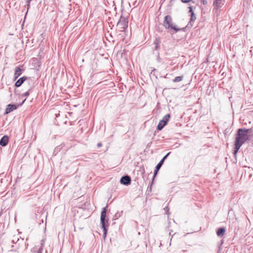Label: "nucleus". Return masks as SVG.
<instances>
[{
	"instance_id": "nucleus-6",
	"label": "nucleus",
	"mask_w": 253,
	"mask_h": 253,
	"mask_svg": "<svg viewBox=\"0 0 253 253\" xmlns=\"http://www.w3.org/2000/svg\"><path fill=\"white\" fill-rule=\"evenodd\" d=\"M120 182L123 185L127 186L131 183V178L128 175L123 176L121 178Z\"/></svg>"
},
{
	"instance_id": "nucleus-29",
	"label": "nucleus",
	"mask_w": 253,
	"mask_h": 253,
	"mask_svg": "<svg viewBox=\"0 0 253 253\" xmlns=\"http://www.w3.org/2000/svg\"><path fill=\"white\" fill-rule=\"evenodd\" d=\"M10 112H5L4 113V115H6L8 113H10Z\"/></svg>"
},
{
	"instance_id": "nucleus-7",
	"label": "nucleus",
	"mask_w": 253,
	"mask_h": 253,
	"mask_svg": "<svg viewBox=\"0 0 253 253\" xmlns=\"http://www.w3.org/2000/svg\"><path fill=\"white\" fill-rule=\"evenodd\" d=\"M26 99H24L22 102L17 105L16 104H8L5 111H14L17 108V106H21L24 103Z\"/></svg>"
},
{
	"instance_id": "nucleus-21",
	"label": "nucleus",
	"mask_w": 253,
	"mask_h": 253,
	"mask_svg": "<svg viewBox=\"0 0 253 253\" xmlns=\"http://www.w3.org/2000/svg\"><path fill=\"white\" fill-rule=\"evenodd\" d=\"M189 12L191 13V15L194 14V11L193 10L192 7H189Z\"/></svg>"
},
{
	"instance_id": "nucleus-11",
	"label": "nucleus",
	"mask_w": 253,
	"mask_h": 253,
	"mask_svg": "<svg viewBox=\"0 0 253 253\" xmlns=\"http://www.w3.org/2000/svg\"><path fill=\"white\" fill-rule=\"evenodd\" d=\"M164 163V162L163 161L161 160L160 162L156 166V167L155 168V169L154 170V172L153 179H154L155 176H156L158 171L161 169V168L162 166L163 165Z\"/></svg>"
},
{
	"instance_id": "nucleus-23",
	"label": "nucleus",
	"mask_w": 253,
	"mask_h": 253,
	"mask_svg": "<svg viewBox=\"0 0 253 253\" xmlns=\"http://www.w3.org/2000/svg\"><path fill=\"white\" fill-rule=\"evenodd\" d=\"M120 216V214L118 215V213H116L115 216H114V219H116L117 218H118V217Z\"/></svg>"
},
{
	"instance_id": "nucleus-1",
	"label": "nucleus",
	"mask_w": 253,
	"mask_h": 253,
	"mask_svg": "<svg viewBox=\"0 0 253 253\" xmlns=\"http://www.w3.org/2000/svg\"><path fill=\"white\" fill-rule=\"evenodd\" d=\"M243 130L242 128H239L237 130L234 148V155H236L242 145L249 140L248 135H247Z\"/></svg>"
},
{
	"instance_id": "nucleus-4",
	"label": "nucleus",
	"mask_w": 253,
	"mask_h": 253,
	"mask_svg": "<svg viewBox=\"0 0 253 253\" xmlns=\"http://www.w3.org/2000/svg\"><path fill=\"white\" fill-rule=\"evenodd\" d=\"M118 29H120V31H124L128 27V20L125 17L121 16L120 20L117 23V25Z\"/></svg>"
},
{
	"instance_id": "nucleus-2",
	"label": "nucleus",
	"mask_w": 253,
	"mask_h": 253,
	"mask_svg": "<svg viewBox=\"0 0 253 253\" xmlns=\"http://www.w3.org/2000/svg\"><path fill=\"white\" fill-rule=\"evenodd\" d=\"M163 25L166 29H169L170 28L171 29L174 30L176 32H178L180 30L184 31L186 28H183L180 29L177 28L176 26L173 25L172 24V18L169 15H167L165 17Z\"/></svg>"
},
{
	"instance_id": "nucleus-27",
	"label": "nucleus",
	"mask_w": 253,
	"mask_h": 253,
	"mask_svg": "<svg viewBox=\"0 0 253 253\" xmlns=\"http://www.w3.org/2000/svg\"><path fill=\"white\" fill-rule=\"evenodd\" d=\"M37 253H42V251L41 249H39Z\"/></svg>"
},
{
	"instance_id": "nucleus-19",
	"label": "nucleus",
	"mask_w": 253,
	"mask_h": 253,
	"mask_svg": "<svg viewBox=\"0 0 253 253\" xmlns=\"http://www.w3.org/2000/svg\"><path fill=\"white\" fill-rule=\"evenodd\" d=\"M32 86H30V88L28 89V90H27V91H26L25 93H24L23 95L24 96H25V97H27V96H28L30 94V91L31 90H32Z\"/></svg>"
},
{
	"instance_id": "nucleus-24",
	"label": "nucleus",
	"mask_w": 253,
	"mask_h": 253,
	"mask_svg": "<svg viewBox=\"0 0 253 253\" xmlns=\"http://www.w3.org/2000/svg\"><path fill=\"white\" fill-rule=\"evenodd\" d=\"M102 146V143H98L97 144V147H100Z\"/></svg>"
},
{
	"instance_id": "nucleus-12",
	"label": "nucleus",
	"mask_w": 253,
	"mask_h": 253,
	"mask_svg": "<svg viewBox=\"0 0 253 253\" xmlns=\"http://www.w3.org/2000/svg\"><path fill=\"white\" fill-rule=\"evenodd\" d=\"M223 0H214L213 5L217 8H219L222 7L223 4Z\"/></svg>"
},
{
	"instance_id": "nucleus-14",
	"label": "nucleus",
	"mask_w": 253,
	"mask_h": 253,
	"mask_svg": "<svg viewBox=\"0 0 253 253\" xmlns=\"http://www.w3.org/2000/svg\"><path fill=\"white\" fill-rule=\"evenodd\" d=\"M196 19V16L195 15V14H194L193 15V14L191 15L190 20L189 23L188 24V25H187V27H192L193 23L195 21Z\"/></svg>"
},
{
	"instance_id": "nucleus-9",
	"label": "nucleus",
	"mask_w": 253,
	"mask_h": 253,
	"mask_svg": "<svg viewBox=\"0 0 253 253\" xmlns=\"http://www.w3.org/2000/svg\"><path fill=\"white\" fill-rule=\"evenodd\" d=\"M27 79V77L25 76L20 78L15 83V86L17 87L20 86Z\"/></svg>"
},
{
	"instance_id": "nucleus-10",
	"label": "nucleus",
	"mask_w": 253,
	"mask_h": 253,
	"mask_svg": "<svg viewBox=\"0 0 253 253\" xmlns=\"http://www.w3.org/2000/svg\"><path fill=\"white\" fill-rule=\"evenodd\" d=\"M22 73V70L19 67H17L15 70L14 80H16Z\"/></svg>"
},
{
	"instance_id": "nucleus-15",
	"label": "nucleus",
	"mask_w": 253,
	"mask_h": 253,
	"mask_svg": "<svg viewBox=\"0 0 253 253\" xmlns=\"http://www.w3.org/2000/svg\"><path fill=\"white\" fill-rule=\"evenodd\" d=\"M243 129V130L247 134V135H248V134H249V135L251 134V136L253 135V129L252 128L249 129H246L244 128Z\"/></svg>"
},
{
	"instance_id": "nucleus-3",
	"label": "nucleus",
	"mask_w": 253,
	"mask_h": 253,
	"mask_svg": "<svg viewBox=\"0 0 253 253\" xmlns=\"http://www.w3.org/2000/svg\"><path fill=\"white\" fill-rule=\"evenodd\" d=\"M107 206L104 207L101 213V217H100V221L101 227L103 229V237L105 238L106 236L107 233V226L108 224L106 225V223H108V220L106 218V212H107Z\"/></svg>"
},
{
	"instance_id": "nucleus-25",
	"label": "nucleus",
	"mask_w": 253,
	"mask_h": 253,
	"mask_svg": "<svg viewBox=\"0 0 253 253\" xmlns=\"http://www.w3.org/2000/svg\"><path fill=\"white\" fill-rule=\"evenodd\" d=\"M202 3L204 4H206L207 3V1L206 0H202Z\"/></svg>"
},
{
	"instance_id": "nucleus-13",
	"label": "nucleus",
	"mask_w": 253,
	"mask_h": 253,
	"mask_svg": "<svg viewBox=\"0 0 253 253\" xmlns=\"http://www.w3.org/2000/svg\"><path fill=\"white\" fill-rule=\"evenodd\" d=\"M225 232V229L224 227L219 228L216 234L218 237H222L223 236Z\"/></svg>"
},
{
	"instance_id": "nucleus-26",
	"label": "nucleus",
	"mask_w": 253,
	"mask_h": 253,
	"mask_svg": "<svg viewBox=\"0 0 253 253\" xmlns=\"http://www.w3.org/2000/svg\"><path fill=\"white\" fill-rule=\"evenodd\" d=\"M33 84V82H32V81H29V82H28V84Z\"/></svg>"
},
{
	"instance_id": "nucleus-5",
	"label": "nucleus",
	"mask_w": 253,
	"mask_h": 253,
	"mask_svg": "<svg viewBox=\"0 0 253 253\" xmlns=\"http://www.w3.org/2000/svg\"><path fill=\"white\" fill-rule=\"evenodd\" d=\"M170 117V114H167L160 121L158 126L157 129L159 130H162L164 127L167 124L169 119Z\"/></svg>"
},
{
	"instance_id": "nucleus-18",
	"label": "nucleus",
	"mask_w": 253,
	"mask_h": 253,
	"mask_svg": "<svg viewBox=\"0 0 253 253\" xmlns=\"http://www.w3.org/2000/svg\"><path fill=\"white\" fill-rule=\"evenodd\" d=\"M160 49V45H155L154 47V53L157 54L158 55L159 54V52L158 50Z\"/></svg>"
},
{
	"instance_id": "nucleus-20",
	"label": "nucleus",
	"mask_w": 253,
	"mask_h": 253,
	"mask_svg": "<svg viewBox=\"0 0 253 253\" xmlns=\"http://www.w3.org/2000/svg\"><path fill=\"white\" fill-rule=\"evenodd\" d=\"M170 154V152H169L168 153H167L163 158V159L161 160L162 161H163L164 162V161H165V160L167 158V157H168V156Z\"/></svg>"
},
{
	"instance_id": "nucleus-16",
	"label": "nucleus",
	"mask_w": 253,
	"mask_h": 253,
	"mask_svg": "<svg viewBox=\"0 0 253 253\" xmlns=\"http://www.w3.org/2000/svg\"><path fill=\"white\" fill-rule=\"evenodd\" d=\"M183 76H178L175 77L174 79H173L172 82L174 83L179 82L183 80Z\"/></svg>"
},
{
	"instance_id": "nucleus-17",
	"label": "nucleus",
	"mask_w": 253,
	"mask_h": 253,
	"mask_svg": "<svg viewBox=\"0 0 253 253\" xmlns=\"http://www.w3.org/2000/svg\"><path fill=\"white\" fill-rule=\"evenodd\" d=\"M161 43V39L159 37H156L154 42V44L155 45H160Z\"/></svg>"
},
{
	"instance_id": "nucleus-22",
	"label": "nucleus",
	"mask_w": 253,
	"mask_h": 253,
	"mask_svg": "<svg viewBox=\"0 0 253 253\" xmlns=\"http://www.w3.org/2000/svg\"><path fill=\"white\" fill-rule=\"evenodd\" d=\"M181 1L183 3H188L190 2L191 0H181Z\"/></svg>"
},
{
	"instance_id": "nucleus-8",
	"label": "nucleus",
	"mask_w": 253,
	"mask_h": 253,
	"mask_svg": "<svg viewBox=\"0 0 253 253\" xmlns=\"http://www.w3.org/2000/svg\"><path fill=\"white\" fill-rule=\"evenodd\" d=\"M9 138L7 135H4L0 140V145L5 146L8 142Z\"/></svg>"
},
{
	"instance_id": "nucleus-28",
	"label": "nucleus",
	"mask_w": 253,
	"mask_h": 253,
	"mask_svg": "<svg viewBox=\"0 0 253 253\" xmlns=\"http://www.w3.org/2000/svg\"><path fill=\"white\" fill-rule=\"evenodd\" d=\"M68 113L69 115L70 116H71V114H72V112H68Z\"/></svg>"
},
{
	"instance_id": "nucleus-30",
	"label": "nucleus",
	"mask_w": 253,
	"mask_h": 253,
	"mask_svg": "<svg viewBox=\"0 0 253 253\" xmlns=\"http://www.w3.org/2000/svg\"><path fill=\"white\" fill-rule=\"evenodd\" d=\"M12 243L14 244L15 243V241L14 240H12Z\"/></svg>"
}]
</instances>
